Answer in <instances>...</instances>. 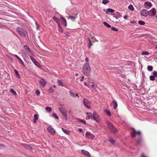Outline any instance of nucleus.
<instances>
[{"instance_id": "1", "label": "nucleus", "mask_w": 157, "mask_h": 157, "mask_svg": "<svg viewBox=\"0 0 157 157\" xmlns=\"http://www.w3.org/2000/svg\"><path fill=\"white\" fill-rule=\"evenodd\" d=\"M82 70L84 74L86 76H89L91 73L90 66L88 63H85L83 66Z\"/></svg>"}, {"instance_id": "2", "label": "nucleus", "mask_w": 157, "mask_h": 157, "mask_svg": "<svg viewBox=\"0 0 157 157\" xmlns=\"http://www.w3.org/2000/svg\"><path fill=\"white\" fill-rule=\"evenodd\" d=\"M107 124L109 128L112 132L114 133L117 132V129L113 126L111 123L109 122H107Z\"/></svg>"}, {"instance_id": "3", "label": "nucleus", "mask_w": 157, "mask_h": 157, "mask_svg": "<svg viewBox=\"0 0 157 157\" xmlns=\"http://www.w3.org/2000/svg\"><path fill=\"white\" fill-rule=\"evenodd\" d=\"M17 32L23 37H25L26 36L25 30L21 27H17Z\"/></svg>"}, {"instance_id": "4", "label": "nucleus", "mask_w": 157, "mask_h": 157, "mask_svg": "<svg viewBox=\"0 0 157 157\" xmlns=\"http://www.w3.org/2000/svg\"><path fill=\"white\" fill-rule=\"evenodd\" d=\"M58 109H59L60 112L65 117L66 120H67V113L66 110L62 107H59Z\"/></svg>"}, {"instance_id": "5", "label": "nucleus", "mask_w": 157, "mask_h": 157, "mask_svg": "<svg viewBox=\"0 0 157 157\" xmlns=\"http://www.w3.org/2000/svg\"><path fill=\"white\" fill-rule=\"evenodd\" d=\"M131 133V137L132 138H134L135 137V136L138 135L140 136V132L139 131L136 132L135 130L133 128H132Z\"/></svg>"}, {"instance_id": "6", "label": "nucleus", "mask_w": 157, "mask_h": 157, "mask_svg": "<svg viewBox=\"0 0 157 157\" xmlns=\"http://www.w3.org/2000/svg\"><path fill=\"white\" fill-rule=\"evenodd\" d=\"M83 103L86 107L90 109V102L86 99H84L83 100Z\"/></svg>"}, {"instance_id": "7", "label": "nucleus", "mask_w": 157, "mask_h": 157, "mask_svg": "<svg viewBox=\"0 0 157 157\" xmlns=\"http://www.w3.org/2000/svg\"><path fill=\"white\" fill-rule=\"evenodd\" d=\"M86 138L87 139H92L94 138L95 136L91 134L89 132H86L85 133Z\"/></svg>"}, {"instance_id": "8", "label": "nucleus", "mask_w": 157, "mask_h": 157, "mask_svg": "<svg viewBox=\"0 0 157 157\" xmlns=\"http://www.w3.org/2000/svg\"><path fill=\"white\" fill-rule=\"evenodd\" d=\"M30 57L33 62L36 66L39 68H40L41 67V65L33 57L31 56H30Z\"/></svg>"}, {"instance_id": "9", "label": "nucleus", "mask_w": 157, "mask_h": 157, "mask_svg": "<svg viewBox=\"0 0 157 157\" xmlns=\"http://www.w3.org/2000/svg\"><path fill=\"white\" fill-rule=\"evenodd\" d=\"M93 116V118L92 119L95 120L97 122H99V115L96 112H94Z\"/></svg>"}, {"instance_id": "10", "label": "nucleus", "mask_w": 157, "mask_h": 157, "mask_svg": "<svg viewBox=\"0 0 157 157\" xmlns=\"http://www.w3.org/2000/svg\"><path fill=\"white\" fill-rule=\"evenodd\" d=\"M48 132L52 135H54L55 133V130L51 126H49L47 128Z\"/></svg>"}, {"instance_id": "11", "label": "nucleus", "mask_w": 157, "mask_h": 157, "mask_svg": "<svg viewBox=\"0 0 157 157\" xmlns=\"http://www.w3.org/2000/svg\"><path fill=\"white\" fill-rule=\"evenodd\" d=\"M141 15L144 17H147L148 15V12L145 9H143L140 11Z\"/></svg>"}, {"instance_id": "12", "label": "nucleus", "mask_w": 157, "mask_h": 157, "mask_svg": "<svg viewBox=\"0 0 157 157\" xmlns=\"http://www.w3.org/2000/svg\"><path fill=\"white\" fill-rule=\"evenodd\" d=\"M39 83L41 85V86L43 87L45 86L47 84L46 81L43 78L41 79L39 81Z\"/></svg>"}, {"instance_id": "13", "label": "nucleus", "mask_w": 157, "mask_h": 157, "mask_svg": "<svg viewBox=\"0 0 157 157\" xmlns=\"http://www.w3.org/2000/svg\"><path fill=\"white\" fill-rule=\"evenodd\" d=\"M144 6L147 9H149L152 7V3L149 2H146L144 3Z\"/></svg>"}, {"instance_id": "14", "label": "nucleus", "mask_w": 157, "mask_h": 157, "mask_svg": "<svg viewBox=\"0 0 157 157\" xmlns=\"http://www.w3.org/2000/svg\"><path fill=\"white\" fill-rule=\"evenodd\" d=\"M81 152L83 155L85 156H86L88 157H90V155L88 151L85 150H82Z\"/></svg>"}, {"instance_id": "15", "label": "nucleus", "mask_w": 157, "mask_h": 157, "mask_svg": "<svg viewBox=\"0 0 157 157\" xmlns=\"http://www.w3.org/2000/svg\"><path fill=\"white\" fill-rule=\"evenodd\" d=\"M112 104L113 105V109H116L117 106V102L115 100H114L112 101Z\"/></svg>"}, {"instance_id": "16", "label": "nucleus", "mask_w": 157, "mask_h": 157, "mask_svg": "<svg viewBox=\"0 0 157 157\" xmlns=\"http://www.w3.org/2000/svg\"><path fill=\"white\" fill-rule=\"evenodd\" d=\"M62 129L63 132L66 134L68 135H69L70 134L71 132L70 131L64 129L63 128H62Z\"/></svg>"}, {"instance_id": "17", "label": "nucleus", "mask_w": 157, "mask_h": 157, "mask_svg": "<svg viewBox=\"0 0 157 157\" xmlns=\"http://www.w3.org/2000/svg\"><path fill=\"white\" fill-rule=\"evenodd\" d=\"M24 48L26 51H27L29 53H31V51L28 46H27V45H25L24 46Z\"/></svg>"}, {"instance_id": "18", "label": "nucleus", "mask_w": 157, "mask_h": 157, "mask_svg": "<svg viewBox=\"0 0 157 157\" xmlns=\"http://www.w3.org/2000/svg\"><path fill=\"white\" fill-rule=\"evenodd\" d=\"M150 11L151 12V13H152V15L153 16H155L156 15V11L155 9L153 8L152 9H151V10Z\"/></svg>"}, {"instance_id": "19", "label": "nucleus", "mask_w": 157, "mask_h": 157, "mask_svg": "<svg viewBox=\"0 0 157 157\" xmlns=\"http://www.w3.org/2000/svg\"><path fill=\"white\" fill-rule=\"evenodd\" d=\"M69 93L72 97H73L74 98H75L76 97L78 96V98H79V96H78V95L77 94H75L74 93H73V92L70 91Z\"/></svg>"}, {"instance_id": "20", "label": "nucleus", "mask_w": 157, "mask_h": 157, "mask_svg": "<svg viewBox=\"0 0 157 157\" xmlns=\"http://www.w3.org/2000/svg\"><path fill=\"white\" fill-rule=\"evenodd\" d=\"M53 19L58 24V25L60 24L59 20L57 17H54L53 18Z\"/></svg>"}, {"instance_id": "21", "label": "nucleus", "mask_w": 157, "mask_h": 157, "mask_svg": "<svg viewBox=\"0 0 157 157\" xmlns=\"http://www.w3.org/2000/svg\"><path fill=\"white\" fill-rule=\"evenodd\" d=\"M56 87L55 86H51L49 88L48 90V92L50 93H52L54 92V89L53 88Z\"/></svg>"}, {"instance_id": "22", "label": "nucleus", "mask_w": 157, "mask_h": 157, "mask_svg": "<svg viewBox=\"0 0 157 157\" xmlns=\"http://www.w3.org/2000/svg\"><path fill=\"white\" fill-rule=\"evenodd\" d=\"M38 118V115L37 114H35L34 116L33 121L34 123H36Z\"/></svg>"}, {"instance_id": "23", "label": "nucleus", "mask_w": 157, "mask_h": 157, "mask_svg": "<svg viewBox=\"0 0 157 157\" xmlns=\"http://www.w3.org/2000/svg\"><path fill=\"white\" fill-rule=\"evenodd\" d=\"M58 31L61 33L63 32V30L61 25L60 24H59V25H58Z\"/></svg>"}, {"instance_id": "24", "label": "nucleus", "mask_w": 157, "mask_h": 157, "mask_svg": "<svg viewBox=\"0 0 157 157\" xmlns=\"http://www.w3.org/2000/svg\"><path fill=\"white\" fill-rule=\"evenodd\" d=\"M45 109L46 111L48 113H50L52 110L51 108L49 107H46L45 108Z\"/></svg>"}, {"instance_id": "25", "label": "nucleus", "mask_w": 157, "mask_h": 157, "mask_svg": "<svg viewBox=\"0 0 157 157\" xmlns=\"http://www.w3.org/2000/svg\"><path fill=\"white\" fill-rule=\"evenodd\" d=\"M86 115L90 118L93 119V115L90 113H87L86 114Z\"/></svg>"}, {"instance_id": "26", "label": "nucleus", "mask_w": 157, "mask_h": 157, "mask_svg": "<svg viewBox=\"0 0 157 157\" xmlns=\"http://www.w3.org/2000/svg\"><path fill=\"white\" fill-rule=\"evenodd\" d=\"M60 19H61V21H62V22H64L65 23V26L66 27L67 25V23L66 21V20L63 17H61Z\"/></svg>"}, {"instance_id": "27", "label": "nucleus", "mask_w": 157, "mask_h": 157, "mask_svg": "<svg viewBox=\"0 0 157 157\" xmlns=\"http://www.w3.org/2000/svg\"><path fill=\"white\" fill-rule=\"evenodd\" d=\"M107 12L112 13L114 12V10L112 9L109 8L107 9L106 11V13L107 14L108 13Z\"/></svg>"}, {"instance_id": "28", "label": "nucleus", "mask_w": 157, "mask_h": 157, "mask_svg": "<svg viewBox=\"0 0 157 157\" xmlns=\"http://www.w3.org/2000/svg\"><path fill=\"white\" fill-rule=\"evenodd\" d=\"M147 69L149 71H151L153 70V67L151 66H148Z\"/></svg>"}, {"instance_id": "29", "label": "nucleus", "mask_w": 157, "mask_h": 157, "mask_svg": "<svg viewBox=\"0 0 157 157\" xmlns=\"http://www.w3.org/2000/svg\"><path fill=\"white\" fill-rule=\"evenodd\" d=\"M58 84L62 87H63L64 86L63 85V82L60 80H58Z\"/></svg>"}, {"instance_id": "30", "label": "nucleus", "mask_w": 157, "mask_h": 157, "mask_svg": "<svg viewBox=\"0 0 157 157\" xmlns=\"http://www.w3.org/2000/svg\"><path fill=\"white\" fill-rule=\"evenodd\" d=\"M10 92L13 93L14 95H16L17 94V93H16V92L13 89H11L10 90Z\"/></svg>"}, {"instance_id": "31", "label": "nucleus", "mask_w": 157, "mask_h": 157, "mask_svg": "<svg viewBox=\"0 0 157 157\" xmlns=\"http://www.w3.org/2000/svg\"><path fill=\"white\" fill-rule=\"evenodd\" d=\"M103 23L105 26L108 28H110L111 27V25H109L107 22H105V21H104L103 22Z\"/></svg>"}, {"instance_id": "32", "label": "nucleus", "mask_w": 157, "mask_h": 157, "mask_svg": "<svg viewBox=\"0 0 157 157\" xmlns=\"http://www.w3.org/2000/svg\"><path fill=\"white\" fill-rule=\"evenodd\" d=\"M52 116L53 117H54L56 119H59V117L58 116L56 115L55 113H53L52 114Z\"/></svg>"}, {"instance_id": "33", "label": "nucleus", "mask_w": 157, "mask_h": 157, "mask_svg": "<svg viewBox=\"0 0 157 157\" xmlns=\"http://www.w3.org/2000/svg\"><path fill=\"white\" fill-rule=\"evenodd\" d=\"M91 87L94 89V90H96L97 86V85L93 83Z\"/></svg>"}, {"instance_id": "34", "label": "nucleus", "mask_w": 157, "mask_h": 157, "mask_svg": "<svg viewBox=\"0 0 157 157\" xmlns=\"http://www.w3.org/2000/svg\"><path fill=\"white\" fill-rule=\"evenodd\" d=\"M14 72L17 76V77L19 78H20V75H19V74L18 72V71L16 70H14Z\"/></svg>"}, {"instance_id": "35", "label": "nucleus", "mask_w": 157, "mask_h": 157, "mask_svg": "<svg viewBox=\"0 0 157 157\" xmlns=\"http://www.w3.org/2000/svg\"><path fill=\"white\" fill-rule=\"evenodd\" d=\"M155 77L153 75L150 76L149 77L150 80L152 81H153L155 80Z\"/></svg>"}, {"instance_id": "36", "label": "nucleus", "mask_w": 157, "mask_h": 157, "mask_svg": "<svg viewBox=\"0 0 157 157\" xmlns=\"http://www.w3.org/2000/svg\"><path fill=\"white\" fill-rule=\"evenodd\" d=\"M128 8L129 9L131 10V11H133L134 10V8L132 5H130L128 7Z\"/></svg>"}, {"instance_id": "37", "label": "nucleus", "mask_w": 157, "mask_h": 157, "mask_svg": "<svg viewBox=\"0 0 157 157\" xmlns=\"http://www.w3.org/2000/svg\"><path fill=\"white\" fill-rule=\"evenodd\" d=\"M109 2V1L108 0H103L102 3L104 4H106Z\"/></svg>"}, {"instance_id": "38", "label": "nucleus", "mask_w": 157, "mask_h": 157, "mask_svg": "<svg viewBox=\"0 0 157 157\" xmlns=\"http://www.w3.org/2000/svg\"><path fill=\"white\" fill-rule=\"evenodd\" d=\"M149 54V53L146 51L142 52V55L143 56V55H146V56H148V55Z\"/></svg>"}, {"instance_id": "39", "label": "nucleus", "mask_w": 157, "mask_h": 157, "mask_svg": "<svg viewBox=\"0 0 157 157\" xmlns=\"http://www.w3.org/2000/svg\"><path fill=\"white\" fill-rule=\"evenodd\" d=\"M69 18L73 21H74L76 18L75 17L72 16H70Z\"/></svg>"}, {"instance_id": "40", "label": "nucleus", "mask_w": 157, "mask_h": 157, "mask_svg": "<svg viewBox=\"0 0 157 157\" xmlns=\"http://www.w3.org/2000/svg\"><path fill=\"white\" fill-rule=\"evenodd\" d=\"M25 147L28 149H29L30 150H32V148L29 145L25 144Z\"/></svg>"}, {"instance_id": "41", "label": "nucleus", "mask_w": 157, "mask_h": 157, "mask_svg": "<svg viewBox=\"0 0 157 157\" xmlns=\"http://www.w3.org/2000/svg\"><path fill=\"white\" fill-rule=\"evenodd\" d=\"M109 141L110 143H111L112 144H113L115 142L114 140L112 138H110L109 140Z\"/></svg>"}, {"instance_id": "42", "label": "nucleus", "mask_w": 157, "mask_h": 157, "mask_svg": "<svg viewBox=\"0 0 157 157\" xmlns=\"http://www.w3.org/2000/svg\"><path fill=\"white\" fill-rule=\"evenodd\" d=\"M153 75L154 76L155 78H157V72L156 71H153Z\"/></svg>"}, {"instance_id": "43", "label": "nucleus", "mask_w": 157, "mask_h": 157, "mask_svg": "<svg viewBox=\"0 0 157 157\" xmlns=\"http://www.w3.org/2000/svg\"><path fill=\"white\" fill-rule=\"evenodd\" d=\"M105 113L109 116H111V114L110 112L108 110H105Z\"/></svg>"}, {"instance_id": "44", "label": "nucleus", "mask_w": 157, "mask_h": 157, "mask_svg": "<svg viewBox=\"0 0 157 157\" xmlns=\"http://www.w3.org/2000/svg\"><path fill=\"white\" fill-rule=\"evenodd\" d=\"M145 23L144 21H138V23L140 25H144L145 24Z\"/></svg>"}, {"instance_id": "45", "label": "nucleus", "mask_w": 157, "mask_h": 157, "mask_svg": "<svg viewBox=\"0 0 157 157\" xmlns=\"http://www.w3.org/2000/svg\"><path fill=\"white\" fill-rule=\"evenodd\" d=\"M111 29L112 30L114 31H117L118 30V29H117L115 27H112L111 28Z\"/></svg>"}, {"instance_id": "46", "label": "nucleus", "mask_w": 157, "mask_h": 157, "mask_svg": "<svg viewBox=\"0 0 157 157\" xmlns=\"http://www.w3.org/2000/svg\"><path fill=\"white\" fill-rule=\"evenodd\" d=\"M78 121L79 122L82 123L83 124H85L86 123L85 121L82 120L81 119H79L78 120Z\"/></svg>"}, {"instance_id": "47", "label": "nucleus", "mask_w": 157, "mask_h": 157, "mask_svg": "<svg viewBox=\"0 0 157 157\" xmlns=\"http://www.w3.org/2000/svg\"><path fill=\"white\" fill-rule=\"evenodd\" d=\"M20 62V63L21 65H22L23 66H25V65L24 64V63L23 62V61L22 60Z\"/></svg>"}, {"instance_id": "48", "label": "nucleus", "mask_w": 157, "mask_h": 157, "mask_svg": "<svg viewBox=\"0 0 157 157\" xmlns=\"http://www.w3.org/2000/svg\"><path fill=\"white\" fill-rule=\"evenodd\" d=\"M36 93L37 95H38L40 94V92L38 90H37L36 91Z\"/></svg>"}, {"instance_id": "49", "label": "nucleus", "mask_w": 157, "mask_h": 157, "mask_svg": "<svg viewBox=\"0 0 157 157\" xmlns=\"http://www.w3.org/2000/svg\"><path fill=\"white\" fill-rule=\"evenodd\" d=\"M84 84L85 86H86V87H89V86L87 85V84L85 82H84Z\"/></svg>"}, {"instance_id": "50", "label": "nucleus", "mask_w": 157, "mask_h": 157, "mask_svg": "<svg viewBox=\"0 0 157 157\" xmlns=\"http://www.w3.org/2000/svg\"><path fill=\"white\" fill-rule=\"evenodd\" d=\"M128 16L127 15H125L124 16V18L125 19H127L128 17Z\"/></svg>"}, {"instance_id": "51", "label": "nucleus", "mask_w": 157, "mask_h": 157, "mask_svg": "<svg viewBox=\"0 0 157 157\" xmlns=\"http://www.w3.org/2000/svg\"><path fill=\"white\" fill-rule=\"evenodd\" d=\"M85 60L86 62H89V59L87 57H86L85 59Z\"/></svg>"}, {"instance_id": "52", "label": "nucleus", "mask_w": 157, "mask_h": 157, "mask_svg": "<svg viewBox=\"0 0 157 157\" xmlns=\"http://www.w3.org/2000/svg\"><path fill=\"white\" fill-rule=\"evenodd\" d=\"M84 78V77L83 76H82V77L81 79H80V81H81V82L83 81V80Z\"/></svg>"}, {"instance_id": "53", "label": "nucleus", "mask_w": 157, "mask_h": 157, "mask_svg": "<svg viewBox=\"0 0 157 157\" xmlns=\"http://www.w3.org/2000/svg\"><path fill=\"white\" fill-rule=\"evenodd\" d=\"M14 56L18 59L20 58V57L17 55H14Z\"/></svg>"}, {"instance_id": "54", "label": "nucleus", "mask_w": 157, "mask_h": 157, "mask_svg": "<svg viewBox=\"0 0 157 157\" xmlns=\"http://www.w3.org/2000/svg\"><path fill=\"white\" fill-rule=\"evenodd\" d=\"M78 130H79V132H82V129L81 128H79L78 129Z\"/></svg>"}, {"instance_id": "55", "label": "nucleus", "mask_w": 157, "mask_h": 157, "mask_svg": "<svg viewBox=\"0 0 157 157\" xmlns=\"http://www.w3.org/2000/svg\"><path fill=\"white\" fill-rule=\"evenodd\" d=\"M36 25V26H37V29L38 30V28L40 26V25Z\"/></svg>"}, {"instance_id": "56", "label": "nucleus", "mask_w": 157, "mask_h": 157, "mask_svg": "<svg viewBox=\"0 0 157 157\" xmlns=\"http://www.w3.org/2000/svg\"><path fill=\"white\" fill-rule=\"evenodd\" d=\"M141 157H147L146 156H145L143 154H142L141 155Z\"/></svg>"}, {"instance_id": "57", "label": "nucleus", "mask_w": 157, "mask_h": 157, "mask_svg": "<svg viewBox=\"0 0 157 157\" xmlns=\"http://www.w3.org/2000/svg\"><path fill=\"white\" fill-rule=\"evenodd\" d=\"M88 41H89V42H90V43L92 42L89 38H88Z\"/></svg>"}, {"instance_id": "58", "label": "nucleus", "mask_w": 157, "mask_h": 157, "mask_svg": "<svg viewBox=\"0 0 157 157\" xmlns=\"http://www.w3.org/2000/svg\"><path fill=\"white\" fill-rule=\"evenodd\" d=\"M91 47V45H89V46H88V48L89 49H90Z\"/></svg>"}, {"instance_id": "59", "label": "nucleus", "mask_w": 157, "mask_h": 157, "mask_svg": "<svg viewBox=\"0 0 157 157\" xmlns=\"http://www.w3.org/2000/svg\"><path fill=\"white\" fill-rule=\"evenodd\" d=\"M131 24H134V23H135V21H131Z\"/></svg>"}, {"instance_id": "60", "label": "nucleus", "mask_w": 157, "mask_h": 157, "mask_svg": "<svg viewBox=\"0 0 157 157\" xmlns=\"http://www.w3.org/2000/svg\"><path fill=\"white\" fill-rule=\"evenodd\" d=\"M2 147V145L1 144H0V149Z\"/></svg>"}, {"instance_id": "61", "label": "nucleus", "mask_w": 157, "mask_h": 157, "mask_svg": "<svg viewBox=\"0 0 157 157\" xmlns=\"http://www.w3.org/2000/svg\"><path fill=\"white\" fill-rule=\"evenodd\" d=\"M18 59L20 61L22 60V59L20 58Z\"/></svg>"}, {"instance_id": "62", "label": "nucleus", "mask_w": 157, "mask_h": 157, "mask_svg": "<svg viewBox=\"0 0 157 157\" xmlns=\"http://www.w3.org/2000/svg\"><path fill=\"white\" fill-rule=\"evenodd\" d=\"M62 23H63V24L65 25V23H64V22H63Z\"/></svg>"}, {"instance_id": "63", "label": "nucleus", "mask_w": 157, "mask_h": 157, "mask_svg": "<svg viewBox=\"0 0 157 157\" xmlns=\"http://www.w3.org/2000/svg\"><path fill=\"white\" fill-rule=\"evenodd\" d=\"M92 42H91L90 43V45H92Z\"/></svg>"}, {"instance_id": "64", "label": "nucleus", "mask_w": 157, "mask_h": 157, "mask_svg": "<svg viewBox=\"0 0 157 157\" xmlns=\"http://www.w3.org/2000/svg\"><path fill=\"white\" fill-rule=\"evenodd\" d=\"M36 25H37V24H38L37 23V22L36 21Z\"/></svg>"}]
</instances>
